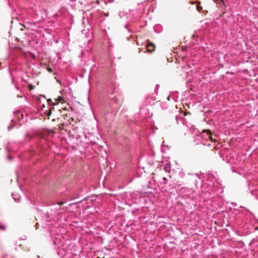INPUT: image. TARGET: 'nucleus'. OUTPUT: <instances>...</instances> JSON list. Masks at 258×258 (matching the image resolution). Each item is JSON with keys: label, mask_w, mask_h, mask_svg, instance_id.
Masks as SVG:
<instances>
[{"label": "nucleus", "mask_w": 258, "mask_h": 258, "mask_svg": "<svg viewBox=\"0 0 258 258\" xmlns=\"http://www.w3.org/2000/svg\"><path fill=\"white\" fill-rule=\"evenodd\" d=\"M47 71L50 72V73H52L53 72V69H51V68H47Z\"/></svg>", "instance_id": "9d476101"}, {"label": "nucleus", "mask_w": 258, "mask_h": 258, "mask_svg": "<svg viewBox=\"0 0 258 258\" xmlns=\"http://www.w3.org/2000/svg\"><path fill=\"white\" fill-rule=\"evenodd\" d=\"M163 180L164 181V183H165L166 182V181H167V179L166 177H164L163 179Z\"/></svg>", "instance_id": "9b49d317"}, {"label": "nucleus", "mask_w": 258, "mask_h": 258, "mask_svg": "<svg viewBox=\"0 0 258 258\" xmlns=\"http://www.w3.org/2000/svg\"><path fill=\"white\" fill-rule=\"evenodd\" d=\"M206 136L210 139L211 142H215V141L213 139V138L211 137L210 134L207 133Z\"/></svg>", "instance_id": "1a4fd4ad"}, {"label": "nucleus", "mask_w": 258, "mask_h": 258, "mask_svg": "<svg viewBox=\"0 0 258 258\" xmlns=\"http://www.w3.org/2000/svg\"><path fill=\"white\" fill-rule=\"evenodd\" d=\"M8 158H9V159H12V158H11V157H10V156H8Z\"/></svg>", "instance_id": "dca6fc26"}, {"label": "nucleus", "mask_w": 258, "mask_h": 258, "mask_svg": "<svg viewBox=\"0 0 258 258\" xmlns=\"http://www.w3.org/2000/svg\"><path fill=\"white\" fill-rule=\"evenodd\" d=\"M6 226L4 224L0 223V229L5 230L6 229Z\"/></svg>", "instance_id": "6e6552de"}, {"label": "nucleus", "mask_w": 258, "mask_h": 258, "mask_svg": "<svg viewBox=\"0 0 258 258\" xmlns=\"http://www.w3.org/2000/svg\"><path fill=\"white\" fill-rule=\"evenodd\" d=\"M12 128V126H8V130L10 131Z\"/></svg>", "instance_id": "ddd939ff"}, {"label": "nucleus", "mask_w": 258, "mask_h": 258, "mask_svg": "<svg viewBox=\"0 0 258 258\" xmlns=\"http://www.w3.org/2000/svg\"><path fill=\"white\" fill-rule=\"evenodd\" d=\"M206 133H207L206 131H205V130L203 131L202 134H201L200 135L197 136L198 139L200 140L201 138H203L204 136V134H206Z\"/></svg>", "instance_id": "7ed1b4c3"}, {"label": "nucleus", "mask_w": 258, "mask_h": 258, "mask_svg": "<svg viewBox=\"0 0 258 258\" xmlns=\"http://www.w3.org/2000/svg\"><path fill=\"white\" fill-rule=\"evenodd\" d=\"M155 47V45L153 43H148V44L147 45L148 51L150 52H152L154 50Z\"/></svg>", "instance_id": "f257e3e1"}, {"label": "nucleus", "mask_w": 258, "mask_h": 258, "mask_svg": "<svg viewBox=\"0 0 258 258\" xmlns=\"http://www.w3.org/2000/svg\"><path fill=\"white\" fill-rule=\"evenodd\" d=\"M213 1L220 7L225 5L224 0H213Z\"/></svg>", "instance_id": "f03ea898"}, {"label": "nucleus", "mask_w": 258, "mask_h": 258, "mask_svg": "<svg viewBox=\"0 0 258 258\" xmlns=\"http://www.w3.org/2000/svg\"><path fill=\"white\" fill-rule=\"evenodd\" d=\"M202 143L204 145H206V143H205V141H202Z\"/></svg>", "instance_id": "f8f14e48"}, {"label": "nucleus", "mask_w": 258, "mask_h": 258, "mask_svg": "<svg viewBox=\"0 0 258 258\" xmlns=\"http://www.w3.org/2000/svg\"><path fill=\"white\" fill-rule=\"evenodd\" d=\"M176 120H177V122H178V117H177V116H176Z\"/></svg>", "instance_id": "2eb2a0df"}, {"label": "nucleus", "mask_w": 258, "mask_h": 258, "mask_svg": "<svg viewBox=\"0 0 258 258\" xmlns=\"http://www.w3.org/2000/svg\"><path fill=\"white\" fill-rule=\"evenodd\" d=\"M48 102L51 101V99H49V100H48Z\"/></svg>", "instance_id": "a211bd4d"}, {"label": "nucleus", "mask_w": 258, "mask_h": 258, "mask_svg": "<svg viewBox=\"0 0 258 258\" xmlns=\"http://www.w3.org/2000/svg\"><path fill=\"white\" fill-rule=\"evenodd\" d=\"M165 169L166 172H170V165L169 164H166L165 166Z\"/></svg>", "instance_id": "423d86ee"}, {"label": "nucleus", "mask_w": 258, "mask_h": 258, "mask_svg": "<svg viewBox=\"0 0 258 258\" xmlns=\"http://www.w3.org/2000/svg\"><path fill=\"white\" fill-rule=\"evenodd\" d=\"M12 196L16 202H19V198H17L16 196L14 194H12Z\"/></svg>", "instance_id": "0eeeda50"}, {"label": "nucleus", "mask_w": 258, "mask_h": 258, "mask_svg": "<svg viewBox=\"0 0 258 258\" xmlns=\"http://www.w3.org/2000/svg\"><path fill=\"white\" fill-rule=\"evenodd\" d=\"M3 258H15V257L11 254H5L3 255Z\"/></svg>", "instance_id": "20e7f679"}, {"label": "nucleus", "mask_w": 258, "mask_h": 258, "mask_svg": "<svg viewBox=\"0 0 258 258\" xmlns=\"http://www.w3.org/2000/svg\"><path fill=\"white\" fill-rule=\"evenodd\" d=\"M126 14V13L125 12L120 11L119 13V16H120V18H122L125 16Z\"/></svg>", "instance_id": "39448f33"}, {"label": "nucleus", "mask_w": 258, "mask_h": 258, "mask_svg": "<svg viewBox=\"0 0 258 258\" xmlns=\"http://www.w3.org/2000/svg\"><path fill=\"white\" fill-rule=\"evenodd\" d=\"M64 203L63 202H61L60 204H59L60 205H62Z\"/></svg>", "instance_id": "f3484780"}, {"label": "nucleus", "mask_w": 258, "mask_h": 258, "mask_svg": "<svg viewBox=\"0 0 258 258\" xmlns=\"http://www.w3.org/2000/svg\"><path fill=\"white\" fill-rule=\"evenodd\" d=\"M167 100H170V96H168V97H167Z\"/></svg>", "instance_id": "4468645a"}, {"label": "nucleus", "mask_w": 258, "mask_h": 258, "mask_svg": "<svg viewBox=\"0 0 258 258\" xmlns=\"http://www.w3.org/2000/svg\"><path fill=\"white\" fill-rule=\"evenodd\" d=\"M208 146H210V144H207Z\"/></svg>", "instance_id": "6ab92c4d"}]
</instances>
